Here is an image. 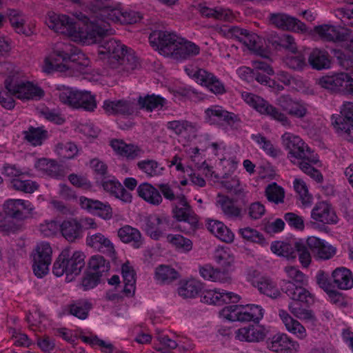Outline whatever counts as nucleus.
Listing matches in <instances>:
<instances>
[{
	"label": "nucleus",
	"mask_w": 353,
	"mask_h": 353,
	"mask_svg": "<svg viewBox=\"0 0 353 353\" xmlns=\"http://www.w3.org/2000/svg\"><path fill=\"white\" fill-rule=\"evenodd\" d=\"M164 225H169V219L150 216L145 219V232L154 240H158L165 230Z\"/></svg>",
	"instance_id": "nucleus-25"
},
{
	"label": "nucleus",
	"mask_w": 353,
	"mask_h": 353,
	"mask_svg": "<svg viewBox=\"0 0 353 353\" xmlns=\"http://www.w3.org/2000/svg\"><path fill=\"white\" fill-rule=\"evenodd\" d=\"M46 23L56 32L78 37L84 43H90V39L95 38V35L98 34L93 32L94 31L93 28H97L94 23H86V20L76 21L74 19L64 14L50 15Z\"/></svg>",
	"instance_id": "nucleus-3"
},
{
	"label": "nucleus",
	"mask_w": 353,
	"mask_h": 353,
	"mask_svg": "<svg viewBox=\"0 0 353 353\" xmlns=\"http://www.w3.org/2000/svg\"><path fill=\"white\" fill-rule=\"evenodd\" d=\"M308 63L313 69L320 70L330 67L331 59L326 50L315 48L309 55Z\"/></svg>",
	"instance_id": "nucleus-32"
},
{
	"label": "nucleus",
	"mask_w": 353,
	"mask_h": 353,
	"mask_svg": "<svg viewBox=\"0 0 353 353\" xmlns=\"http://www.w3.org/2000/svg\"><path fill=\"white\" fill-rule=\"evenodd\" d=\"M214 257L216 262L225 270H229L234 263V257L226 250L223 248L216 250Z\"/></svg>",
	"instance_id": "nucleus-64"
},
{
	"label": "nucleus",
	"mask_w": 353,
	"mask_h": 353,
	"mask_svg": "<svg viewBox=\"0 0 353 353\" xmlns=\"http://www.w3.org/2000/svg\"><path fill=\"white\" fill-rule=\"evenodd\" d=\"M312 299V297L308 298L307 302H303L301 301H293L288 305V309L290 312L295 316L296 318L308 321H315L316 317L311 310L304 308L301 306V303H308L310 300Z\"/></svg>",
	"instance_id": "nucleus-38"
},
{
	"label": "nucleus",
	"mask_w": 353,
	"mask_h": 353,
	"mask_svg": "<svg viewBox=\"0 0 353 353\" xmlns=\"http://www.w3.org/2000/svg\"><path fill=\"white\" fill-rule=\"evenodd\" d=\"M168 128L174 131L177 135L188 134L196 137L198 130L196 123L186 120L172 121L168 123Z\"/></svg>",
	"instance_id": "nucleus-37"
},
{
	"label": "nucleus",
	"mask_w": 353,
	"mask_h": 353,
	"mask_svg": "<svg viewBox=\"0 0 353 353\" xmlns=\"http://www.w3.org/2000/svg\"><path fill=\"white\" fill-rule=\"evenodd\" d=\"M349 81V74L341 72L332 76H325L319 79V85L332 92H341L345 94L347 91V83Z\"/></svg>",
	"instance_id": "nucleus-17"
},
{
	"label": "nucleus",
	"mask_w": 353,
	"mask_h": 353,
	"mask_svg": "<svg viewBox=\"0 0 353 353\" xmlns=\"http://www.w3.org/2000/svg\"><path fill=\"white\" fill-rule=\"evenodd\" d=\"M11 185L17 191L29 194L34 192L39 188V185L35 181L19 178H14L11 181Z\"/></svg>",
	"instance_id": "nucleus-56"
},
{
	"label": "nucleus",
	"mask_w": 353,
	"mask_h": 353,
	"mask_svg": "<svg viewBox=\"0 0 353 353\" xmlns=\"http://www.w3.org/2000/svg\"><path fill=\"white\" fill-rule=\"evenodd\" d=\"M8 17L12 26L18 34H24L26 37H29L32 34L30 28H26L24 26L26 20L21 12L16 10H10Z\"/></svg>",
	"instance_id": "nucleus-41"
},
{
	"label": "nucleus",
	"mask_w": 353,
	"mask_h": 353,
	"mask_svg": "<svg viewBox=\"0 0 353 353\" xmlns=\"http://www.w3.org/2000/svg\"><path fill=\"white\" fill-rule=\"evenodd\" d=\"M205 112L208 116L216 117L220 120L225 121L229 125L233 124L239 121L237 115L221 108H208Z\"/></svg>",
	"instance_id": "nucleus-58"
},
{
	"label": "nucleus",
	"mask_w": 353,
	"mask_h": 353,
	"mask_svg": "<svg viewBox=\"0 0 353 353\" xmlns=\"http://www.w3.org/2000/svg\"><path fill=\"white\" fill-rule=\"evenodd\" d=\"M242 97L247 103L252 106L261 114L270 117L283 125H290V121L285 114L261 97L249 92H243Z\"/></svg>",
	"instance_id": "nucleus-9"
},
{
	"label": "nucleus",
	"mask_w": 353,
	"mask_h": 353,
	"mask_svg": "<svg viewBox=\"0 0 353 353\" xmlns=\"http://www.w3.org/2000/svg\"><path fill=\"white\" fill-rule=\"evenodd\" d=\"M57 89L59 92V97L60 101L70 107L76 108L77 101L74 98H76L77 90L64 85L59 86Z\"/></svg>",
	"instance_id": "nucleus-59"
},
{
	"label": "nucleus",
	"mask_w": 353,
	"mask_h": 353,
	"mask_svg": "<svg viewBox=\"0 0 353 353\" xmlns=\"http://www.w3.org/2000/svg\"><path fill=\"white\" fill-rule=\"evenodd\" d=\"M270 41L276 48L277 46H281L290 50L292 52H295L297 50L294 37L288 34H283L280 37H272L270 39Z\"/></svg>",
	"instance_id": "nucleus-52"
},
{
	"label": "nucleus",
	"mask_w": 353,
	"mask_h": 353,
	"mask_svg": "<svg viewBox=\"0 0 353 353\" xmlns=\"http://www.w3.org/2000/svg\"><path fill=\"white\" fill-rule=\"evenodd\" d=\"M285 272L290 280L283 281L282 291L292 301L307 302L311 293L303 286L307 283L305 275L294 266L285 267Z\"/></svg>",
	"instance_id": "nucleus-4"
},
{
	"label": "nucleus",
	"mask_w": 353,
	"mask_h": 353,
	"mask_svg": "<svg viewBox=\"0 0 353 353\" xmlns=\"http://www.w3.org/2000/svg\"><path fill=\"white\" fill-rule=\"evenodd\" d=\"M268 347L276 353H290L295 343L285 334H276L267 341Z\"/></svg>",
	"instance_id": "nucleus-24"
},
{
	"label": "nucleus",
	"mask_w": 353,
	"mask_h": 353,
	"mask_svg": "<svg viewBox=\"0 0 353 353\" xmlns=\"http://www.w3.org/2000/svg\"><path fill=\"white\" fill-rule=\"evenodd\" d=\"M23 134L25 139L34 146L41 145L47 137V131L41 128L30 127Z\"/></svg>",
	"instance_id": "nucleus-51"
},
{
	"label": "nucleus",
	"mask_w": 353,
	"mask_h": 353,
	"mask_svg": "<svg viewBox=\"0 0 353 353\" xmlns=\"http://www.w3.org/2000/svg\"><path fill=\"white\" fill-rule=\"evenodd\" d=\"M165 103V99L154 94H147L145 97L140 96L138 99L140 108L150 112L154 109L162 108Z\"/></svg>",
	"instance_id": "nucleus-39"
},
{
	"label": "nucleus",
	"mask_w": 353,
	"mask_h": 353,
	"mask_svg": "<svg viewBox=\"0 0 353 353\" xmlns=\"http://www.w3.org/2000/svg\"><path fill=\"white\" fill-rule=\"evenodd\" d=\"M156 279L162 283H170L177 279L179 272L174 268L165 265H161L156 268Z\"/></svg>",
	"instance_id": "nucleus-48"
},
{
	"label": "nucleus",
	"mask_w": 353,
	"mask_h": 353,
	"mask_svg": "<svg viewBox=\"0 0 353 353\" xmlns=\"http://www.w3.org/2000/svg\"><path fill=\"white\" fill-rule=\"evenodd\" d=\"M86 242L88 245L106 254L112 260L115 259L116 253L113 244L102 234L97 233L88 236Z\"/></svg>",
	"instance_id": "nucleus-21"
},
{
	"label": "nucleus",
	"mask_w": 353,
	"mask_h": 353,
	"mask_svg": "<svg viewBox=\"0 0 353 353\" xmlns=\"http://www.w3.org/2000/svg\"><path fill=\"white\" fill-rule=\"evenodd\" d=\"M35 167L43 173L51 176H57L59 174V165L54 160L45 158L40 159L37 161Z\"/></svg>",
	"instance_id": "nucleus-54"
},
{
	"label": "nucleus",
	"mask_w": 353,
	"mask_h": 353,
	"mask_svg": "<svg viewBox=\"0 0 353 353\" xmlns=\"http://www.w3.org/2000/svg\"><path fill=\"white\" fill-rule=\"evenodd\" d=\"M295 252L299 255V259L303 267L307 268L311 263V254L308 250L309 247L307 243L301 241L295 242Z\"/></svg>",
	"instance_id": "nucleus-62"
},
{
	"label": "nucleus",
	"mask_w": 353,
	"mask_h": 353,
	"mask_svg": "<svg viewBox=\"0 0 353 353\" xmlns=\"http://www.w3.org/2000/svg\"><path fill=\"white\" fill-rule=\"evenodd\" d=\"M137 167L140 170L146 174L148 176H157L161 173L163 168H159V164L153 159H147L139 161Z\"/></svg>",
	"instance_id": "nucleus-57"
},
{
	"label": "nucleus",
	"mask_w": 353,
	"mask_h": 353,
	"mask_svg": "<svg viewBox=\"0 0 353 353\" xmlns=\"http://www.w3.org/2000/svg\"><path fill=\"white\" fill-rule=\"evenodd\" d=\"M28 201L22 199H8L3 204L5 214L17 220H24L29 218L33 210Z\"/></svg>",
	"instance_id": "nucleus-13"
},
{
	"label": "nucleus",
	"mask_w": 353,
	"mask_h": 353,
	"mask_svg": "<svg viewBox=\"0 0 353 353\" xmlns=\"http://www.w3.org/2000/svg\"><path fill=\"white\" fill-rule=\"evenodd\" d=\"M253 285L258 288L261 293L272 299H276L281 296V292L275 283L269 277H261L254 281Z\"/></svg>",
	"instance_id": "nucleus-36"
},
{
	"label": "nucleus",
	"mask_w": 353,
	"mask_h": 353,
	"mask_svg": "<svg viewBox=\"0 0 353 353\" xmlns=\"http://www.w3.org/2000/svg\"><path fill=\"white\" fill-rule=\"evenodd\" d=\"M52 56L54 61L48 59L45 61L43 71L46 73L65 72L70 69L81 70L89 63L85 54L78 48L69 43L57 46L53 50Z\"/></svg>",
	"instance_id": "nucleus-1"
},
{
	"label": "nucleus",
	"mask_w": 353,
	"mask_h": 353,
	"mask_svg": "<svg viewBox=\"0 0 353 353\" xmlns=\"http://www.w3.org/2000/svg\"><path fill=\"white\" fill-rule=\"evenodd\" d=\"M121 9L113 8L110 4L105 10H102L98 12L94 17L91 18H86V23H93L97 28H93L94 33H99L95 35V38L90 39V43L99 41L101 37L106 34L110 26V22L119 23V19H120Z\"/></svg>",
	"instance_id": "nucleus-7"
},
{
	"label": "nucleus",
	"mask_w": 353,
	"mask_h": 353,
	"mask_svg": "<svg viewBox=\"0 0 353 353\" xmlns=\"http://www.w3.org/2000/svg\"><path fill=\"white\" fill-rule=\"evenodd\" d=\"M167 241L176 249L184 252H188L192 249V241L180 234H168Z\"/></svg>",
	"instance_id": "nucleus-53"
},
{
	"label": "nucleus",
	"mask_w": 353,
	"mask_h": 353,
	"mask_svg": "<svg viewBox=\"0 0 353 353\" xmlns=\"http://www.w3.org/2000/svg\"><path fill=\"white\" fill-rule=\"evenodd\" d=\"M79 204L83 209L91 213L96 214L103 219H110L112 216V208L108 203H103L98 200L81 196L79 199Z\"/></svg>",
	"instance_id": "nucleus-19"
},
{
	"label": "nucleus",
	"mask_w": 353,
	"mask_h": 353,
	"mask_svg": "<svg viewBox=\"0 0 353 353\" xmlns=\"http://www.w3.org/2000/svg\"><path fill=\"white\" fill-rule=\"evenodd\" d=\"M334 287L347 290L353 287V276L351 271L344 267L336 268L332 273Z\"/></svg>",
	"instance_id": "nucleus-30"
},
{
	"label": "nucleus",
	"mask_w": 353,
	"mask_h": 353,
	"mask_svg": "<svg viewBox=\"0 0 353 353\" xmlns=\"http://www.w3.org/2000/svg\"><path fill=\"white\" fill-rule=\"evenodd\" d=\"M52 250L49 243L41 242L34 249L32 256V268L34 274L39 278L45 276L49 270L52 261Z\"/></svg>",
	"instance_id": "nucleus-10"
},
{
	"label": "nucleus",
	"mask_w": 353,
	"mask_h": 353,
	"mask_svg": "<svg viewBox=\"0 0 353 353\" xmlns=\"http://www.w3.org/2000/svg\"><path fill=\"white\" fill-rule=\"evenodd\" d=\"M117 235L123 243H132V247L135 249L141 248L143 243V239L140 231L128 225L119 228Z\"/></svg>",
	"instance_id": "nucleus-27"
},
{
	"label": "nucleus",
	"mask_w": 353,
	"mask_h": 353,
	"mask_svg": "<svg viewBox=\"0 0 353 353\" xmlns=\"http://www.w3.org/2000/svg\"><path fill=\"white\" fill-rule=\"evenodd\" d=\"M197 81L201 85H205L213 93L223 94L225 92L223 84L212 74L205 70L199 69L194 74Z\"/></svg>",
	"instance_id": "nucleus-26"
},
{
	"label": "nucleus",
	"mask_w": 353,
	"mask_h": 353,
	"mask_svg": "<svg viewBox=\"0 0 353 353\" xmlns=\"http://www.w3.org/2000/svg\"><path fill=\"white\" fill-rule=\"evenodd\" d=\"M201 301L208 304L222 305L230 303H237L240 296L233 292H227L225 290H205L201 294Z\"/></svg>",
	"instance_id": "nucleus-16"
},
{
	"label": "nucleus",
	"mask_w": 353,
	"mask_h": 353,
	"mask_svg": "<svg viewBox=\"0 0 353 353\" xmlns=\"http://www.w3.org/2000/svg\"><path fill=\"white\" fill-rule=\"evenodd\" d=\"M221 314L232 321L259 322L263 316V310L256 305H232L225 306L221 310Z\"/></svg>",
	"instance_id": "nucleus-6"
},
{
	"label": "nucleus",
	"mask_w": 353,
	"mask_h": 353,
	"mask_svg": "<svg viewBox=\"0 0 353 353\" xmlns=\"http://www.w3.org/2000/svg\"><path fill=\"white\" fill-rule=\"evenodd\" d=\"M314 32L321 39L332 42L347 41L351 33L347 28L327 24L315 26Z\"/></svg>",
	"instance_id": "nucleus-14"
},
{
	"label": "nucleus",
	"mask_w": 353,
	"mask_h": 353,
	"mask_svg": "<svg viewBox=\"0 0 353 353\" xmlns=\"http://www.w3.org/2000/svg\"><path fill=\"white\" fill-rule=\"evenodd\" d=\"M76 108H82L87 111H93L97 107V102L94 95L90 92H80L77 90Z\"/></svg>",
	"instance_id": "nucleus-47"
},
{
	"label": "nucleus",
	"mask_w": 353,
	"mask_h": 353,
	"mask_svg": "<svg viewBox=\"0 0 353 353\" xmlns=\"http://www.w3.org/2000/svg\"><path fill=\"white\" fill-rule=\"evenodd\" d=\"M177 221L178 224L175 228L185 234H193L199 228V217L196 214L183 218Z\"/></svg>",
	"instance_id": "nucleus-50"
},
{
	"label": "nucleus",
	"mask_w": 353,
	"mask_h": 353,
	"mask_svg": "<svg viewBox=\"0 0 353 353\" xmlns=\"http://www.w3.org/2000/svg\"><path fill=\"white\" fill-rule=\"evenodd\" d=\"M318 285L328 294L334 302H337L341 297V294L334 289V285L329 281L327 275L323 272L320 271L316 276Z\"/></svg>",
	"instance_id": "nucleus-45"
},
{
	"label": "nucleus",
	"mask_w": 353,
	"mask_h": 353,
	"mask_svg": "<svg viewBox=\"0 0 353 353\" xmlns=\"http://www.w3.org/2000/svg\"><path fill=\"white\" fill-rule=\"evenodd\" d=\"M270 21L276 28L283 30L294 32H305L307 30L305 23L298 19L284 13L271 14Z\"/></svg>",
	"instance_id": "nucleus-15"
},
{
	"label": "nucleus",
	"mask_w": 353,
	"mask_h": 353,
	"mask_svg": "<svg viewBox=\"0 0 353 353\" xmlns=\"http://www.w3.org/2000/svg\"><path fill=\"white\" fill-rule=\"evenodd\" d=\"M4 83L9 94L20 99H30L43 95V91L40 88L29 81H19L15 76H9Z\"/></svg>",
	"instance_id": "nucleus-8"
},
{
	"label": "nucleus",
	"mask_w": 353,
	"mask_h": 353,
	"mask_svg": "<svg viewBox=\"0 0 353 353\" xmlns=\"http://www.w3.org/2000/svg\"><path fill=\"white\" fill-rule=\"evenodd\" d=\"M104 34L99 41L92 43H101V48L99 54H107L108 63L110 68L118 69L120 67L127 72L133 70L139 65V61L132 49L121 44L118 40L113 38H105ZM90 44V43H88Z\"/></svg>",
	"instance_id": "nucleus-2"
},
{
	"label": "nucleus",
	"mask_w": 353,
	"mask_h": 353,
	"mask_svg": "<svg viewBox=\"0 0 353 353\" xmlns=\"http://www.w3.org/2000/svg\"><path fill=\"white\" fill-rule=\"evenodd\" d=\"M219 196L221 198L219 203L225 216L232 219H241L242 217L241 208L237 207L232 199H230L228 196L220 194H219Z\"/></svg>",
	"instance_id": "nucleus-40"
},
{
	"label": "nucleus",
	"mask_w": 353,
	"mask_h": 353,
	"mask_svg": "<svg viewBox=\"0 0 353 353\" xmlns=\"http://www.w3.org/2000/svg\"><path fill=\"white\" fill-rule=\"evenodd\" d=\"M61 232L65 239L73 242L81 237V225L76 219L65 220L61 224Z\"/></svg>",
	"instance_id": "nucleus-34"
},
{
	"label": "nucleus",
	"mask_w": 353,
	"mask_h": 353,
	"mask_svg": "<svg viewBox=\"0 0 353 353\" xmlns=\"http://www.w3.org/2000/svg\"><path fill=\"white\" fill-rule=\"evenodd\" d=\"M172 213L176 221L196 214L184 194L176 196V202L172 205Z\"/></svg>",
	"instance_id": "nucleus-31"
},
{
	"label": "nucleus",
	"mask_w": 353,
	"mask_h": 353,
	"mask_svg": "<svg viewBox=\"0 0 353 353\" xmlns=\"http://www.w3.org/2000/svg\"><path fill=\"white\" fill-rule=\"evenodd\" d=\"M239 234L245 241L263 245L265 239L263 235L256 230L246 227L239 230Z\"/></svg>",
	"instance_id": "nucleus-55"
},
{
	"label": "nucleus",
	"mask_w": 353,
	"mask_h": 353,
	"mask_svg": "<svg viewBox=\"0 0 353 353\" xmlns=\"http://www.w3.org/2000/svg\"><path fill=\"white\" fill-rule=\"evenodd\" d=\"M85 255L82 252L74 251L72 253L70 248L62 250L54 263L52 272L57 276L64 273L79 275L85 266Z\"/></svg>",
	"instance_id": "nucleus-5"
},
{
	"label": "nucleus",
	"mask_w": 353,
	"mask_h": 353,
	"mask_svg": "<svg viewBox=\"0 0 353 353\" xmlns=\"http://www.w3.org/2000/svg\"><path fill=\"white\" fill-rule=\"evenodd\" d=\"M197 9L201 15L217 20L228 21L231 18L232 15V13L229 10H225L222 8H216L213 9L201 3L198 5Z\"/></svg>",
	"instance_id": "nucleus-43"
},
{
	"label": "nucleus",
	"mask_w": 353,
	"mask_h": 353,
	"mask_svg": "<svg viewBox=\"0 0 353 353\" xmlns=\"http://www.w3.org/2000/svg\"><path fill=\"white\" fill-rule=\"evenodd\" d=\"M281 139L285 148L289 151L290 157L297 159H307L314 163L318 161L314 159H310V149L299 137L286 132L282 135Z\"/></svg>",
	"instance_id": "nucleus-11"
},
{
	"label": "nucleus",
	"mask_w": 353,
	"mask_h": 353,
	"mask_svg": "<svg viewBox=\"0 0 353 353\" xmlns=\"http://www.w3.org/2000/svg\"><path fill=\"white\" fill-rule=\"evenodd\" d=\"M265 195L269 201L279 203L283 202L285 192L281 187L279 186L276 183H272L267 186Z\"/></svg>",
	"instance_id": "nucleus-61"
},
{
	"label": "nucleus",
	"mask_w": 353,
	"mask_h": 353,
	"mask_svg": "<svg viewBox=\"0 0 353 353\" xmlns=\"http://www.w3.org/2000/svg\"><path fill=\"white\" fill-rule=\"evenodd\" d=\"M103 108L108 114L123 116H130L136 110L135 103L127 100L105 101Z\"/></svg>",
	"instance_id": "nucleus-22"
},
{
	"label": "nucleus",
	"mask_w": 353,
	"mask_h": 353,
	"mask_svg": "<svg viewBox=\"0 0 353 353\" xmlns=\"http://www.w3.org/2000/svg\"><path fill=\"white\" fill-rule=\"evenodd\" d=\"M200 48L194 43L185 41L182 43L180 39L177 42V46L174 48L172 55L176 59H186L197 55Z\"/></svg>",
	"instance_id": "nucleus-35"
},
{
	"label": "nucleus",
	"mask_w": 353,
	"mask_h": 353,
	"mask_svg": "<svg viewBox=\"0 0 353 353\" xmlns=\"http://www.w3.org/2000/svg\"><path fill=\"white\" fill-rule=\"evenodd\" d=\"M235 337L241 341L257 343L265 338V332L261 327L249 325L236 330Z\"/></svg>",
	"instance_id": "nucleus-23"
},
{
	"label": "nucleus",
	"mask_w": 353,
	"mask_h": 353,
	"mask_svg": "<svg viewBox=\"0 0 353 353\" xmlns=\"http://www.w3.org/2000/svg\"><path fill=\"white\" fill-rule=\"evenodd\" d=\"M110 145L117 154L130 160L139 157L143 153V150L139 146L127 144L121 139L112 140Z\"/></svg>",
	"instance_id": "nucleus-28"
},
{
	"label": "nucleus",
	"mask_w": 353,
	"mask_h": 353,
	"mask_svg": "<svg viewBox=\"0 0 353 353\" xmlns=\"http://www.w3.org/2000/svg\"><path fill=\"white\" fill-rule=\"evenodd\" d=\"M90 308L91 304L89 302H79L70 305V313L80 319H85Z\"/></svg>",
	"instance_id": "nucleus-63"
},
{
	"label": "nucleus",
	"mask_w": 353,
	"mask_h": 353,
	"mask_svg": "<svg viewBox=\"0 0 353 353\" xmlns=\"http://www.w3.org/2000/svg\"><path fill=\"white\" fill-rule=\"evenodd\" d=\"M121 272L124 282L123 291L127 296H131L134 293L135 290L136 273L134 269L130 267L128 263H124L122 265Z\"/></svg>",
	"instance_id": "nucleus-42"
},
{
	"label": "nucleus",
	"mask_w": 353,
	"mask_h": 353,
	"mask_svg": "<svg viewBox=\"0 0 353 353\" xmlns=\"http://www.w3.org/2000/svg\"><path fill=\"white\" fill-rule=\"evenodd\" d=\"M203 289V285L201 282L190 279L185 281L178 289L179 296L185 299H192L195 297Z\"/></svg>",
	"instance_id": "nucleus-46"
},
{
	"label": "nucleus",
	"mask_w": 353,
	"mask_h": 353,
	"mask_svg": "<svg viewBox=\"0 0 353 353\" xmlns=\"http://www.w3.org/2000/svg\"><path fill=\"white\" fill-rule=\"evenodd\" d=\"M102 186L106 192L119 199L124 203H131L132 194L126 190L125 188L119 182L114 180H108L103 181Z\"/></svg>",
	"instance_id": "nucleus-33"
},
{
	"label": "nucleus",
	"mask_w": 353,
	"mask_h": 353,
	"mask_svg": "<svg viewBox=\"0 0 353 353\" xmlns=\"http://www.w3.org/2000/svg\"><path fill=\"white\" fill-rule=\"evenodd\" d=\"M88 270L100 276L108 272L110 270L109 262L103 256L95 255L91 257L88 263Z\"/></svg>",
	"instance_id": "nucleus-49"
},
{
	"label": "nucleus",
	"mask_w": 353,
	"mask_h": 353,
	"mask_svg": "<svg viewBox=\"0 0 353 353\" xmlns=\"http://www.w3.org/2000/svg\"><path fill=\"white\" fill-rule=\"evenodd\" d=\"M252 139L261 145L263 150L272 157H276L281 151L275 148L270 140L261 134H252Z\"/></svg>",
	"instance_id": "nucleus-60"
},
{
	"label": "nucleus",
	"mask_w": 353,
	"mask_h": 353,
	"mask_svg": "<svg viewBox=\"0 0 353 353\" xmlns=\"http://www.w3.org/2000/svg\"><path fill=\"white\" fill-rule=\"evenodd\" d=\"M311 217L323 224H336L338 216L330 204L321 201L317 203L311 212Z\"/></svg>",
	"instance_id": "nucleus-18"
},
{
	"label": "nucleus",
	"mask_w": 353,
	"mask_h": 353,
	"mask_svg": "<svg viewBox=\"0 0 353 353\" xmlns=\"http://www.w3.org/2000/svg\"><path fill=\"white\" fill-rule=\"evenodd\" d=\"M307 245L318 258L323 260H328L332 258L336 252L334 247L315 236L308 237Z\"/></svg>",
	"instance_id": "nucleus-20"
},
{
	"label": "nucleus",
	"mask_w": 353,
	"mask_h": 353,
	"mask_svg": "<svg viewBox=\"0 0 353 353\" xmlns=\"http://www.w3.org/2000/svg\"><path fill=\"white\" fill-rule=\"evenodd\" d=\"M177 36L167 31L154 30L149 37L150 45L164 54H172L174 48L177 46Z\"/></svg>",
	"instance_id": "nucleus-12"
},
{
	"label": "nucleus",
	"mask_w": 353,
	"mask_h": 353,
	"mask_svg": "<svg viewBox=\"0 0 353 353\" xmlns=\"http://www.w3.org/2000/svg\"><path fill=\"white\" fill-rule=\"evenodd\" d=\"M137 190L138 195L151 205H159L163 201L159 188H156L149 183L140 184Z\"/></svg>",
	"instance_id": "nucleus-29"
},
{
	"label": "nucleus",
	"mask_w": 353,
	"mask_h": 353,
	"mask_svg": "<svg viewBox=\"0 0 353 353\" xmlns=\"http://www.w3.org/2000/svg\"><path fill=\"white\" fill-rule=\"evenodd\" d=\"M270 248L274 254L283 256L288 260L296 259L295 243L292 245L284 241H275L272 243Z\"/></svg>",
	"instance_id": "nucleus-44"
}]
</instances>
